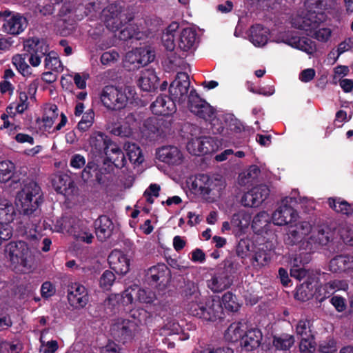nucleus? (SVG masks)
<instances>
[{"instance_id": "1", "label": "nucleus", "mask_w": 353, "mask_h": 353, "mask_svg": "<svg viewBox=\"0 0 353 353\" xmlns=\"http://www.w3.org/2000/svg\"><path fill=\"white\" fill-rule=\"evenodd\" d=\"M189 75L184 72H177L169 87V94L179 105L188 99V107L191 112L205 121L214 117L215 110L205 100L201 98L194 88L190 90Z\"/></svg>"}, {"instance_id": "2", "label": "nucleus", "mask_w": 353, "mask_h": 353, "mask_svg": "<svg viewBox=\"0 0 353 353\" xmlns=\"http://www.w3.org/2000/svg\"><path fill=\"white\" fill-rule=\"evenodd\" d=\"M183 296L187 302L186 309L190 315L211 322L223 318V308L220 301L208 299L204 301L198 286L194 283L185 285Z\"/></svg>"}, {"instance_id": "3", "label": "nucleus", "mask_w": 353, "mask_h": 353, "mask_svg": "<svg viewBox=\"0 0 353 353\" xmlns=\"http://www.w3.org/2000/svg\"><path fill=\"white\" fill-rule=\"evenodd\" d=\"M17 205L21 214L34 217L40 213L39 206L43 201L40 186L34 181H27L17 195Z\"/></svg>"}, {"instance_id": "4", "label": "nucleus", "mask_w": 353, "mask_h": 353, "mask_svg": "<svg viewBox=\"0 0 353 353\" xmlns=\"http://www.w3.org/2000/svg\"><path fill=\"white\" fill-rule=\"evenodd\" d=\"M127 88H117L114 85H105L100 93V99L103 105L109 110H119L125 107L129 97ZM130 94V90H128Z\"/></svg>"}, {"instance_id": "5", "label": "nucleus", "mask_w": 353, "mask_h": 353, "mask_svg": "<svg viewBox=\"0 0 353 353\" xmlns=\"http://www.w3.org/2000/svg\"><path fill=\"white\" fill-rule=\"evenodd\" d=\"M10 261L24 268L30 267L32 254L28 245L23 241H10L6 245Z\"/></svg>"}, {"instance_id": "6", "label": "nucleus", "mask_w": 353, "mask_h": 353, "mask_svg": "<svg viewBox=\"0 0 353 353\" xmlns=\"http://www.w3.org/2000/svg\"><path fill=\"white\" fill-rule=\"evenodd\" d=\"M138 330L136 323L129 319H121L112 325L110 332L117 341L125 344L134 338Z\"/></svg>"}, {"instance_id": "7", "label": "nucleus", "mask_w": 353, "mask_h": 353, "mask_svg": "<svg viewBox=\"0 0 353 353\" xmlns=\"http://www.w3.org/2000/svg\"><path fill=\"white\" fill-rule=\"evenodd\" d=\"M294 201L292 197H285L282 200L281 205L272 215V220L274 225H289L296 221L298 213L290 205V203Z\"/></svg>"}, {"instance_id": "8", "label": "nucleus", "mask_w": 353, "mask_h": 353, "mask_svg": "<svg viewBox=\"0 0 353 353\" xmlns=\"http://www.w3.org/2000/svg\"><path fill=\"white\" fill-rule=\"evenodd\" d=\"M171 279V272L165 263H158L150 268L145 273V280L150 285L159 290L166 288Z\"/></svg>"}, {"instance_id": "9", "label": "nucleus", "mask_w": 353, "mask_h": 353, "mask_svg": "<svg viewBox=\"0 0 353 353\" xmlns=\"http://www.w3.org/2000/svg\"><path fill=\"white\" fill-rule=\"evenodd\" d=\"M0 21H3V28L10 34L17 35L22 32L28 25L26 18L17 14L10 16V12H0Z\"/></svg>"}, {"instance_id": "10", "label": "nucleus", "mask_w": 353, "mask_h": 353, "mask_svg": "<svg viewBox=\"0 0 353 353\" xmlns=\"http://www.w3.org/2000/svg\"><path fill=\"white\" fill-rule=\"evenodd\" d=\"M269 194L268 187L265 184H261L245 192L243 195L241 202L245 207L256 208L267 199Z\"/></svg>"}, {"instance_id": "11", "label": "nucleus", "mask_w": 353, "mask_h": 353, "mask_svg": "<svg viewBox=\"0 0 353 353\" xmlns=\"http://www.w3.org/2000/svg\"><path fill=\"white\" fill-rule=\"evenodd\" d=\"M68 300L69 304L75 308H83L88 302L86 288L79 283H72L68 286Z\"/></svg>"}, {"instance_id": "12", "label": "nucleus", "mask_w": 353, "mask_h": 353, "mask_svg": "<svg viewBox=\"0 0 353 353\" xmlns=\"http://www.w3.org/2000/svg\"><path fill=\"white\" fill-rule=\"evenodd\" d=\"M329 268L333 273H343L353 277V255L349 254L336 255L330 260Z\"/></svg>"}, {"instance_id": "13", "label": "nucleus", "mask_w": 353, "mask_h": 353, "mask_svg": "<svg viewBox=\"0 0 353 353\" xmlns=\"http://www.w3.org/2000/svg\"><path fill=\"white\" fill-rule=\"evenodd\" d=\"M89 143L92 152L96 156H101L109 152L110 145L114 142L105 133L96 131L90 134Z\"/></svg>"}, {"instance_id": "14", "label": "nucleus", "mask_w": 353, "mask_h": 353, "mask_svg": "<svg viewBox=\"0 0 353 353\" xmlns=\"http://www.w3.org/2000/svg\"><path fill=\"white\" fill-rule=\"evenodd\" d=\"M110 268L117 274L125 275L130 270V261L120 250H114L111 252L108 258Z\"/></svg>"}, {"instance_id": "15", "label": "nucleus", "mask_w": 353, "mask_h": 353, "mask_svg": "<svg viewBox=\"0 0 353 353\" xmlns=\"http://www.w3.org/2000/svg\"><path fill=\"white\" fill-rule=\"evenodd\" d=\"M23 168L18 172H14V164L9 161H3L0 162V181L1 183H6L11 181L12 183H21L22 181L24 183L23 177L26 174V171H21Z\"/></svg>"}, {"instance_id": "16", "label": "nucleus", "mask_w": 353, "mask_h": 353, "mask_svg": "<svg viewBox=\"0 0 353 353\" xmlns=\"http://www.w3.org/2000/svg\"><path fill=\"white\" fill-rule=\"evenodd\" d=\"M233 281L234 276H230L227 272L219 268L211 279L208 281V286L214 292H221L228 289L232 285Z\"/></svg>"}, {"instance_id": "17", "label": "nucleus", "mask_w": 353, "mask_h": 353, "mask_svg": "<svg viewBox=\"0 0 353 353\" xmlns=\"http://www.w3.org/2000/svg\"><path fill=\"white\" fill-rule=\"evenodd\" d=\"M94 227L97 238L101 242L112 236L114 228L112 220L106 215L99 216L94 221Z\"/></svg>"}, {"instance_id": "18", "label": "nucleus", "mask_w": 353, "mask_h": 353, "mask_svg": "<svg viewBox=\"0 0 353 353\" xmlns=\"http://www.w3.org/2000/svg\"><path fill=\"white\" fill-rule=\"evenodd\" d=\"M158 159L169 165H179L183 160V155L176 146H163L157 151Z\"/></svg>"}, {"instance_id": "19", "label": "nucleus", "mask_w": 353, "mask_h": 353, "mask_svg": "<svg viewBox=\"0 0 353 353\" xmlns=\"http://www.w3.org/2000/svg\"><path fill=\"white\" fill-rule=\"evenodd\" d=\"M262 339L263 334L260 329L250 328L245 331L240 345L244 350L250 352L260 346Z\"/></svg>"}, {"instance_id": "20", "label": "nucleus", "mask_w": 353, "mask_h": 353, "mask_svg": "<svg viewBox=\"0 0 353 353\" xmlns=\"http://www.w3.org/2000/svg\"><path fill=\"white\" fill-rule=\"evenodd\" d=\"M310 226L306 222L295 225L290 224L287 237L285 239V243L290 245H296L304 239L305 236L310 232Z\"/></svg>"}, {"instance_id": "21", "label": "nucleus", "mask_w": 353, "mask_h": 353, "mask_svg": "<svg viewBox=\"0 0 353 353\" xmlns=\"http://www.w3.org/2000/svg\"><path fill=\"white\" fill-rule=\"evenodd\" d=\"M192 145L194 147V155L206 154L212 152L216 148V143L212 137H200L192 139V142L188 143V147Z\"/></svg>"}, {"instance_id": "22", "label": "nucleus", "mask_w": 353, "mask_h": 353, "mask_svg": "<svg viewBox=\"0 0 353 353\" xmlns=\"http://www.w3.org/2000/svg\"><path fill=\"white\" fill-rule=\"evenodd\" d=\"M159 83V78L154 70H145L141 72L138 80V85L146 92L155 91Z\"/></svg>"}, {"instance_id": "23", "label": "nucleus", "mask_w": 353, "mask_h": 353, "mask_svg": "<svg viewBox=\"0 0 353 353\" xmlns=\"http://www.w3.org/2000/svg\"><path fill=\"white\" fill-rule=\"evenodd\" d=\"M52 185L58 194L65 196L72 194L75 189L74 181L67 174L56 176L52 181Z\"/></svg>"}, {"instance_id": "24", "label": "nucleus", "mask_w": 353, "mask_h": 353, "mask_svg": "<svg viewBox=\"0 0 353 353\" xmlns=\"http://www.w3.org/2000/svg\"><path fill=\"white\" fill-rule=\"evenodd\" d=\"M250 41L257 47L264 46L268 41L269 30L261 24H255L251 26L250 30Z\"/></svg>"}, {"instance_id": "25", "label": "nucleus", "mask_w": 353, "mask_h": 353, "mask_svg": "<svg viewBox=\"0 0 353 353\" xmlns=\"http://www.w3.org/2000/svg\"><path fill=\"white\" fill-rule=\"evenodd\" d=\"M245 324L241 321L232 323L224 332V339L229 343L241 342L244 334Z\"/></svg>"}, {"instance_id": "26", "label": "nucleus", "mask_w": 353, "mask_h": 353, "mask_svg": "<svg viewBox=\"0 0 353 353\" xmlns=\"http://www.w3.org/2000/svg\"><path fill=\"white\" fill-rule=\"evenodd\" d=\"M110 150L105 154L104 163H112L117 168L125 166L126 160L122 150L116 143L110 145Z\"/></svg>"}, {"instance_id": "27", "label": "nucleus", "mask_w": 353, "mask_h": 353, "mask_svg": "<svg viewBox=\"0 0 353 353\" xmlns=\"http://www.w3.org/2000/svg\"><path fill=\"white\" fill-rule=\"evenodd\" d=\"M270 225L269 214L266 212L262 211L254 216L252 222V229L255 234H263L268 232Z\"/></svg>"}, {"instance_id": "28", "label": "nucleus", "mask_w": 353, "mask_h": 353, "mask_svg": "<svg viewBox=\"0 0 353 353\" xmlns=\"http://www.w3.org/2000/svg\"><path fill=\"white\" fill-rule=\"evenodd\" d=\"M24 49L28 53L44 56L48 51V46L43 39H40L37 37H32L25 41Z\"/></svg>"}, {"instance_id": "29", "label": "nucleus", "mask_w": 353, "mask_h": 353, "mask_svg": "<svg viewBox=\"0 0 353 353\" xmlns=\"http://www.w3.org/2000/svg\"><path fill=\"white\" fill-rule=\"evenodd\" d=\"M294 343V335L288 333L275 334L272 336V345L276 350L289 351Z\"/></svg>"}, {"instance_id": "30", "label": "nucleus", "mask_w": 353, "mask_h": 353, "mask_svg": "<svg viewBox=\"0 0 353 353\" xmlns=\"http://www.w3.org/2000/svg\"><path fill=\"white\" fill-rule=\"evenodd\" d=\"M196 35V32L192 28H184L179 35V48L183 52L192 49L195 44Z\"/></svg>"}, {"instance_id": "31", "label": "nucleus", "mask_w": 353, "mask_h": 353, "mask_svg": "<svg viewBox=\"0 0 353 353\" xmlns=\"http://www.w3.org/2000/svg\"><path fill=\"white\" fill-rule=\"evenodd\" d=\"M270 261L271 250L265 249L264 246L255 249L252 257V264L255 268H261L268 265Z\"/></svg>"}, {"instance_id": "32", "label": "nucleus", "mask_w": 353, "mask_h": 353, "mask_svg": "<svg viewBox=\"0 0 353 353\" xmlns=\"http://www.w3.org/2000/svg\"><path fill=\"white\" fill-rule=\"evenodd\" d=\"M26 59V54H17L12 57V63L23 77L28 78L32 76V69Z\"/></svg>"}, {"instance_id": "33", "label": "nucleus", "mask_w": 353, "mask_h": 353, "mask_svg": "<svg viewBox=\"0 0 353 353\" xmlns=\"http://www.w3.org/2000/svg\"><path fill=\"white\" fill-rule=\"evenodd\" d=\"M314 294V287L311 282L305 281L296 288L294 298L305 302L313 297Z\"/></svg>"}, {"instance_id": "34", "label": "nucleus", "mask_w": 353, "mask_h": 353, "mask_svg": "<svg viewBox=\"0 0 353 353\" xmlns=\"http://www.w3.org/2000/svg\"><path fill=\"white\" fill-rule=\"evenodd\" d=\"M337 340L329 335L319 342L318 350L321 353H335L337 351Z\"/></svg>"}, {"instance_id": "35", "label": "nucleus", "mask_w": 353, "mask_h": 353, "mask_svg": "<svg viewBox=\"0 0 353 353\" xmlns=\"http://www.w3.org/2000/svg\"><path fill=\"white\" fill-rule=\"evenodd\" d=\"M140 53L138 48L126 53L124 59V66L128 68L129 70H134L141 68L139 64Z\"/></svg>"}, {"instance_id": "36", "label": "nucleus", "mask_w": 353, "mask_h": 353, "mask_svg": "<svg viewBox=\"0 0 353 353\" xmlns=\"http://www.w3.org/2000/svg\"><path fill=\"white\" fill-rule=\"evenodd\" d=\"M221 265L223 266L220 267L219 269L223 272H227L230 276H234V274L236 273L241 266L236 261L235 256L226 257Z\"/></svg>"}, {"instance_id": "37", "label": "nucleus", "mask_w": 353, "mask_h": 353, "mask_svg": "<svg viewBox=\"0 0 353 353\" xmlns=\"http://www.w3.org/2000/svg\"><path fill=\"white\" fill-rule=\"evenodd\" d=\"M45 68L54 71H61L63 66L57 54L51 51L46 54Z\"/></svg>"}, {"instance_id": "38", "label": "nucleus", "mask_w": 353, "mask_h": 353, "mask_svg": "<svg viewBox=\"0 0 353 353\" xmlns=\"http://www.w3.org/2000/svg\"><path fill=\"white\" fill-rule=\"evenodd\" d=\"M130 161L134 164H141L144 161L141 149L135 143L130 144L126 150Z\"/></svg>"}, {"instance_id": "39", "label": "nucleus", "mask_w": 353, "mask_h": 353, "mask_svg": "<svg viewBox=\"0 0 353 353\" xmlns=\"http://www.w3.org/2000/svg\"><path fill=\"white\" fill-rule=\"evenodd\" d=\"M250 216L243 211L234 213L230 220L231 226L241 230L248 225Z\"/></svg>"}, {"instance_id": "40", "label": "nucleus", "mask_w": 353, "mask_h": 353, "mask_svg": "<svg viewBox=\"0 0 353 353\" xmlns=\"http://www.w3.org/2000/svg\"><path fill=\"white\" fill-rule=\"evenodd\" d=\"M148 312L143 308L137 307L130 310L128 317L130 321L136 323L137 328L139 329V325L143 322H145L148 318Z\"/></svg>"}, {"instance_id": "41", "label": "nucleus", "mask_w": 353, "mask_h": 353, "mask_svg": "<svg viewBox=\"0 0 353 353\" xmlns=\"http://www.w3.org/2000/svg\"><path fill=\"white\" fill-rule=\"evenodd\" d=\"M174 26L176 28V23L172 24L168 27L166 32L163 33L161 37L163 46L168 51H173L175 48L174 34L172 32L174 31Z\"/></svg>"}, {"instance_id": "42", "label": "nucleus", "mask_w": 353, "mask_h": 353, "mask_svg": "<svg viewBox=\"0 0 353 353\" xmlns=\"http://www.w3.org/2000/svg\"><path fill=\"white\" fill-rule=\"evenodd\" d=\"M221 305H224V307L230 312H236L240 307V305L236 301V297L230 292H225L222 296ZM223 307V305H221Z\"/></svg>"}, {"instance_id": "43", "label": "nucleus", "mask_w": 353, "mask_h": 353, "mask_svg": "<svg viewBox=\"0 0 353 353\" xmlns=\"http://www.w3.org/2000/svg\"><path fill=\"white\" fill-rule=\"evenodd\" d=\"M94 112L92 109H89L83 115L77 125V128L81 132L87 131L94 123Z\"/></svg>"}, {"instance_id": "44", "label": "nucleus", "mask_w": 353, "mask_h": 353, "mask_svg": "<svg viewBox=\"0 0 353 353\" xmlns=\"http://www.w3.org/2000/svg\"><path fill=\"white\" fill-rule=\"evenodd\" d=\"M79 5H82L89 12L92 11H97L103 8L108 0H75Z\"/></svg>"}, {"instance_id": "45", "label": "nucleus", "mask_w": 353, "mask_h": 353, "mask_svg": "<svg viewBox=\"0 0 353 353\" xmlns=\"http://www.w3.org/2000/svg\"><path fill=\"white\" fill-rule=\"evenodd\" d=\"M166 97L167 95H160L151 104L150 108L154 114L163 116L168 115V112H165Z\"/></svg>"}, {"instance_id": "46", "label": "nucleus", "mask_w": 353, "mask_h": 353, "mask_svg": "<svg viewBox=\"0 0 353 353\" xmlns=\"http://www.w3.org/2000/svg\"><path fill=\"white\" fill-rule=\"evenodd\" d=\"M225 122L227 123V128L228 133H230L229 131L233 133H240L244 130V125L243 123L236 118L234 117L233 114H230L225 118Z\"/></svg>"}, {"instance_id": "47", "label": "nucleus", "mask_w": 353, "mask_h": 353, "mask_svg": "<svg viewBox=\"0 0 353 353\" xmlns=\"http://www.w3.org/2000/svg\"><path fill=\"white\" fill-rule=\"evenodd\" d=\"M212 132L214 134H220L225 141H232L231 133H228V130L225 128L223 123L219 120H213L212 123Z\"/></svg>"}, {"instance_id": "48", "label": "nucleus", "mask_w": 353, "mask_h": 353, "mask_svg": "<svg viewBox=\"0 0 353 353\" xmlns=\"http://www.w3.org/2000/svg\"><path fill=\"white\" fill-rule=\"evenodd\" d=\"M115 275L110 270H105L103 272L99 279V285L104 290H108L113 285L115 281Z\"/></svg>"}, {"instance_id": "49", "label": "nucleus", "mask_w": 353, "mask_h": 353, "mask_svg": "<svg viewBox=\"0 0 353 353\" xmlns=\"http://www.w3.org/2000/svg\"><path fill=\"white\" fill-rule=\"evenodd\" d=\"M312 335L301 338L299 349L302 353H313L316 350V343Z\"/></svg>"}, {"instance_id": "50", "label": "nucleus", "mask_w": 353, "mask_h": 353, "mask_svg": "<svg viewBox=\"0 0 353 353\" xmlns=\"http://www.w3.org/2000/svg\"><path fill=\"white\" fill-rule=\"evenodd\" d=\"M22 345L19 342L2 341L0 343V353H19Z\"/></svg>"}, {"instance_id": "51", "label": "nucleus", "mask_w": 353, "mask_h": 353, "mask_svg": "<svg viewBox=\"0 0 353 353\" xmlns=\"http://www.w3.org/2000/svg\"><path fill=\"white\" fill-rule=\"evenodd\" d=\"M251 242L248 239H241L236 247V256L245 259L250 250Z\"/></svg>"}, {"instance_id": "52", "label": "nucleus", "mask_w": 353, "mask_h": 353, "mask_svg": "<svg viewBox=\"0 0 353 353\" xmlns=\"http://www.w3.org/2000/svg\"><path fill=\"white\" fill-rule=\"evenodd\" d=\"M136 296L138 301L143 303H152L156 299L155 294L150 290L139 288L136 292Z\"/></svg>"}, {"instance_id": "53", "label": "nucleus", "mask_w": 353, "mask_h": 353, "mask_svg": "<svg viewBox=\"0 0 353 353\" xmlns=\"http://www.w3.org/2000/svg\"><path fill=\"white\" fill-rule=\"evenodd\" d=\"M111 132L121 137H129L132 134V128L126 123L116 124L112 128Z\"/></svg>"}, {"instance_id": "54", "label": "nucleus", "mask_w": 353, "mask_h": 353, "mask_svg": "<svg viewBox=\"0 0 353 353\" xmlns=\"http://www.w3.org/2000/svg\"><path fill=\"white\" fill-rule=\"evenodd\" d=\"M139 34V32L135 30L130 24L125 26L123 29L119 31V39L122 41H128L134 37L138 39L137 35Z\"/></svg>"}, {"instance_id": "55", "label": "nucleus", "mask_w": 353, "mask_h": 353, "mask_svg": "<svg viewBox=\"0 0 353 353\" xmlns=\"http://www.w3.org/2000/svg\"><path fill=\"white\" fill-rule=\"evenodd\" d=\"M139 53H140L139 64L141 67L147 65L151 63L154 59V54L148 49L145 48H139Z\"/></svg>"}, {"instance_id": "56", "label": "nucleus", "mask_w": 353, "mask_h": 353, "mask_svg": "<svg viewBox=\"0 0 353 353\" xmlns=\"http://www.w3.org/2000/svg\"><path fill=\"white\" fill-rule=\"evenodd\" d=\"M299 50H301L309 54H313L316 51L315 42L307 37H302Z\"/></svg>"}, {"instance_id": "57", "label": "nucleus", "mask_w": 353, "mask_h": 353, "mask_svg": "<svg viewBox=\"0 0 353 353\" xmlns=\"http://www.w3.org/2000/svg\"><path fill=\"white\" fill-rule=\"evenodd\" d=\"M99 165L93 161H89L81 173V177L83 181H88L94 176V174L97 171Z\"/></svg>"}, {"instance_id": "58", "label": "nucleus", "mask_w": 353, "mask_h": 353, "mask_svg": "<svg viewBox=\"0 0 353 353\" xmlns=\"http://www.w3.org/2000/svg\"><path fill=\"white\" fill-rule=\"evenodd\" d=\"M310 255L307 253L296 254L293 259H291V268H296L305 266L310 261Z\"/></svg>"}, {"instance_id": "59", "label": "nucleus", "mask_w": 353, "mask_h": 353, "mask_svg": "<svg viewBox=\"0 0 353 353\" xmlns=\"http://www.w3.org/2000/svg\"><path fill=\"white\" fill-rule=\"evenodd\" d=\"M310 321L307 320H300L296 326V334L301 336L303 337L310 336L312 334L310 329Z\"/></svg>"}, {"instance_id": "60", "label": "nucleus", "mask_w": 353, "mask_h": 353, "mask_svg": "<svg viewBox=\"0 0 353 353\" xmlns=\"http://www.w3.org/2000/svg\"><path fill=\"white\" fill-rule=\"evenodd\" d=\"M28 97L25 91H20L19 92V103L16 107L17 112L22 114L28 108Z\"/></svg>"}, {"instance_id": "61", "label": "nucleus", "mask_w": 353, "mask_h": 353, "mask_svg": "<svg viewBox=\"0 0 353 353\" xmlns=\"http://www.w3.org/2000/svg\"><path fill=\"white\" fill-rule=\"evenodd\" d=\"M12 236L11 226L8 223L0 222V245L3 241L9 240Z\"/></svg>"}, {"instance_id": "62", "label": "nucleus", "mask_w": 353, "mask_h": 353, "mask_svg": "<svg viewBox=\"0 0 353 353\" xmlns=\"http://www.w3.org/2000/svg\"><path fill=\"white\" fill-rule=\"evenodd\" d=\"M144 128L151 134H156L159 131L160 125L159 121L155 117H150L144 122Z\"/></svg>"}, {"instance_id": "63", "label": "nucleus", "mask_w": 353, "mask_h": 353, "mask_svg": "<svg viewBox=\"0 0 353 353\" xmlns=\"http://www.w3.org/2000/svg\"><path fill=\"white\" fill-rule=\"evenodd\" d=\"M119 57V54L117 52L112 50L103 52L100 58L101 63L103 65H108L110 63H113Z\"/></svg>"}, {"instance_id": "64", "label": "nucleus", "mask_w": 353, "mask_h": 353, "mask_svg": "<svg viewBox=\"0 0 353 353\" xmlns=\"http://www.w3.org/2000/svg\"><path fill=\"white\" fill-rule=\"evenodd\" d=\"M55 293V288L50 281L44 282L41 287V294L43 298H49Z\"/></svg>"}]
</instances>
